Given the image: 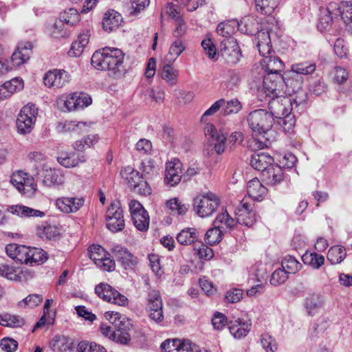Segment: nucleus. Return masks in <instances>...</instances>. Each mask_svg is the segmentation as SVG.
Instances as JSON below:
<instances>
[{
  "instance_id": "680f3d73",
  "label": "nucleus",
  "mask_w": 352,
  "mask_h": 352,
  "mask_svg": "<svg viewBox=\"0 0 352 352\" xmlns=\"http://www.w3.org/2000/svg\"><path fill=\"white\" fill-rule=\"evenodd\" d=\"M198 243L199 244L195 245L194 250L197 252L199 258L205 260L211 259L214 256L212 250L203 244L200 241Z\"/></svg>"
},
{
  "instance_id": "423d86ee",
  "label": "nucleus",
  "mask_w": 352,
  "mask_h": 352,
  "mask_svg": "<svg viewBox=\"0 0 352 352\" xmlns=\"http://www.w3.org/2000/svg\"><path fill=\"white\" fill-rule=\"evenodd\" d=\"M124 56V53L118 48L104 47L93 54L91 63L92 66H119Z\"/></svg>"
},
{
  "instance_id": "4468645a",
  "label": "nucleus",
  "mask_w": 352,
  "mask_h": 352,
  "mask_svg": "<svg viewBox=\"0 0 352 352\" xmlns=\"http://www.w3.org/2000/svg\"><path fill=\"white\" fill-rule=\"evenodd\" d=\"M0 276L8 280L17 282L26 281L33 277L32 272L29 270L16 267L8 264L0 265Z\"/></svg>"
},
{
  "instance_id": "2f4dec72",
  "label": "nucleus",
  "mask_w": 352,
  "mask_h": 352,
  "mask_svg": "<svg viewBox=\"0 0 352 352\" xmlns=\"http://www.w3.org/2000/svg\"><path fill=\"white\" fill-rule=\"evenodd\" d=\"M58 162L65 168H73L79 165L80 163L86 161L84 155H79L75 153H61L57 157Z\"/></svg>"
},
{
  "instance_id": "20e7f679",
  "label": "nucleus",
  "mask_w": 352,
  "mask_h": 352,
  "mask_svg": "<svg viewBox=\"0 0 352 352\" xmlns=\"http://www.w3.org/2000/svg\"><path fill=\"white\" fill-rule=\"evenodd\" d=\"M269 113H272V118L283 119V124L286 125L289 122L287 129H291L295 124L294 116H291L294 107L291 100L287 96H280L271 98L268 102Z\"/></svg>"
},
{
  "instance_id": "603ef678",
  "label": "nucleus",
  "mask_w": 352,
  "mask_h": 352,
  "mask_svg": "<svg viewBox=\"0 0 352 352\" xmlns=\"http://www.w3.org/2000/svg\"><path fill=\"white\" fill-rule=\"evenodd\" d=\"M323 303L322 296L319 294H310L305 301V307L309 314L320 307Z\"/></svg>"
},
{
  "instance_id": "864d4df0",
  "label": "nucleus",
  "mask_w": 352,
  "mask_h": 352,
  "mask_svg": "<svg viewBox=\"0 0 352 352\" xmlns=\"http://www.w3.org/2000/svg\"><path fill=\"white\" fill-rule=\"evenodd\" d=\"M133 225L135 227L141 232H145L149 227L150 219L148 213L145 214H135V216L131 217Z\"/></svg>"
},
{
  "instance_id": "de8ad7c7",
  "label": "nucleus",
  "mask_w": 352,
  "mask_h": 352,
  "mask_svg": "<svg viewBox=\"0 0 352 352\" xmlns=\"http://www.w3.org/2000/svg\"><path fill=\"white\" fill-rule=\"evenodd\" d=\"M256 8L261 14L270 15L278 4V0H255Z\"/></svg>"
},
{
  "instance_id": "37998d69",
  "label": "nucleus",
  "mask_w": 352,
  "mask_h": 352,
  "mask_svg": "<svg viewBox=\"0 0 352 352\" xmlns=\"http://www.w3.org/2000/svg\"><path fill=\"white\" fill-rule=\"evenodd\" d=\"M282 268L289 274H296L302 267V264L291 255H287L282 259Z\"/></svg>"
},
{
  "instance_id": "39448f33",
  "label": "nucleus",
  "mask_w": 352,
  "mask_h": 352,
  "mask_svg": "<svg viewBox=\"0 0 352 352\" xmlns=\"http://www.w3.org/2000/svg\"><path fill=\"white\" fill-rule=\"evenodd\" d=\"M220 205L219 197L214 192L208 191L199 194L193 199V210L200 217H208L213 214Z\"/></svg>"
},
{
  "instance_id": "79ce46f5",
  "label": "nucleus",
  "mask_w": 352,
  "mask_h": 352,
  "mask_svg": "<svg viewBox=\"0 0 352 352\" xmlns=\"http://www.w3.org/2000/svg\"><path fill=\"white\" fill-rule=\"evenodd\" d=\"M346 252L344 247L335 245L331 247L327 253V259L333 265L341 263L346 257Z\"/></svg>"
},
{
  "instance_id": "cd10ccee",
  "label": "nucleus",
  "mask_w": 352,
  "mask_h": 352,
  "mask_svg": "<svg viewBox=\"0 0 352 352\" xmlns=\"http://www.w3.org/2000/svg\"><path fill=\"white\" fill-rule=\"evenodd\" d=\"M336 16H340L345 23L346 30L352 34V3L342 1L337 8Z\"/></svg>"
},
{
  "instance_id": "ddd939ff",
  "label": "nucleus",
  "mask_w": 352,
  "mask_h": 352,
  "mask_svg": "<svg viewBox=\"0 0 352 352\" xmlns=\"http://www.w3.org/2000/svg\"><path fill=\"white\" fill-rule=\"evenodd\" d=\"M41 182L48 188H58L65 183L64 173L60 168L43 166L41 175Z\"/></svg>"
},
{
  "instance_id": "4d7b16f0",
  "label": "nucleus",
  "mask_w": 352,
  "mask_h": 352,
  "mask_svg": "<svg viewBox=\"0 0 352 352\" xmlns=\"http://www.w3.org/2000/svg\"><path fill=\"white\" fill-rule=\"evenodd\" d=\"M234 21H223L218 24L217 32L218 34L225 37L224 38L232 37L231 35L234 32Z\"/></svg>"
},
{
  "instance_id": "f257e3e1",
  "label": "nucleus",
  "mask_w": 352,
  "mask_h": 352,
  "mask_svg": "<svg viewBox=\"0 0 352 352\" xmlns=\"http://www.w3.org/2000/svg\"><path fill=\"white\" fill-rule=\"evenodd\" d=\"M247 121L252 131L258 135L254 140L257 147H269L274 139V132L271 130L274 124L272 113L265 109H256L248 114Z\"/></svg>"
},
{
  "instance_id": "8fccbe9b",
  "label": "nucleus",
  "mask_w": 352,
  "mask_h": 352,
  "mask_svg": "<svg viewBox=\"0 0 352 352\" xmlns=\"http://www.w3.org/2000/svg\"><path fill=\"white\" fill-rule=\"evenodd\" d=\"M305 263L309 264L314 269H319L324 263V257L318 253H306L302 256Z\"/></svg>"
},
{
  "instance_id": "c03bdc74",
  "label": "nucleus",
  "mask_w": 352,
  "mask_h": 352,
  "mask_svg": "<svg viewBox=\"0 0 352 352\" xmlns=\"http://www.w3.org/2000/svg\"><path fill=\"white\" fill-rule=\"evenodd\" d=\"M158 74L170 85H175L177 81L179 71L175 67H160Z\"/></svg>"
},
{
  "instance_id": "e433bc0d",
  "label": "nucleus",
  "mask_w": 352,
  "mask_h": 352,
  "mask_svg": "<svg viewBox=\"0 0 352 352\" xmlns=\"http://www.w3.org/2000/svg\"><path fill=\"white\" fill-rule=\"evenodd\" d=\"M122 21L121 15L115 10L108 11L104 14L102 26L105 31L111 32L118 28Z\"/></svg>"
},
{
  "instance_id": "bb28decb",
  "label": "nucleus",
  "mask_w": 352,
  "mask_h": 352,
  "mask_svg": "<svg viewBox=\"0 0 352 352\" xmlns=\"http://www.w3.org/2000/svg\"><path fill=\"white\" fill-rule=\"evenodd\" d=\"M338 5L335 3H331L323 11H321V14L319 18L318 28L320 31L327 30L331 25L333 16H336L334 14L337 12Z\"/></svg>"
},
{
  "instance_id": "bf43d9fd",
  "label": "nucleus",
  "mask_w": 352,
  "mask_h": 352,
  "mask_svg": "<svg viewBox=\"0 0 352 352\" xmlns=\"http://www.w3.org/2000/svg\"><path fill=\"white\" fill-rule=\"evenodd\" d=\"M261 343L266 352H275L278 349L276 340L268 333L261 336Z\"/></svg>"
},
{
  "instance_id": "f704fd0d",
  "label": "nucleus",
  "mask_w": 352,
  "mask_h": 352,
  "mask_svg": "<svg viewBox=\"0 0 352 352\" xmlns=\"http://www.w3.org/2000/svg\"><path fill=\"white\" fill-rule=\"evenodd\" d=\"M89 37L90 34L88 31L80 34L77 40L72 44L68 52V54L70 56H79L82 53L86 45L88 44Z\"/></svg>"
},
{
  "instance_id": "49530a36",
  "label": "nucleus",
  "mask_w": 352,
  "mask_h": 352,
  "mask_svg": "<svg viewBox=\"0 0 352 352\" xmlns=\"http://www.w3.org/2000/svg\"><path fill=\"white\" fill-rule=\"evenodd\" d=\"M58 19L63 22L66 26L72 27L78 22L79 14L76 9L69 8L61 12Z\"/></svg>"
},
{
  "instance_id": "4be33fe9",
  "label": "nucleus",
  "mask_w": 352,
  "mask_h": 352,
  "mask_svg": "<svg viewBox=\"0 0 352 352\" xmlns=\"http://www.w3.org/2000/svg\"><path fill=\"white\" fill-rule=\"evenodd\" d=\"M260 55L263 57L260 60L261 66L283 65V60L272 52V44H256Z\"/></svg>"
},
{
  "instance_id": "13d9d810",
  "label": "nucleus",
  "mask_w": 352,
  "mask_h": 352,
  "mask_svg": "<svg viewBox=\"0 0 352 352\" xmlns=\"http://www.w3.org/2000/svg\"><path fill=\"white\" fill-rule=\"evenodd\" d=\"M43 296L40 294H30L18 304L20 307H35L40 305L43 301Z\"/></svg>"
},
{
  "instance_id": "338daca9",
  "label": "nucleus",
  "mask_w": 352,
  "mask_h": 352,
  "mask_svg": "<svg viewBox=\"0 0 352 352\" xmlns=\"http://www.w3.org/2000/svg\"><path fill=\"white\" fill-rule=\"evenodd\" d=\"M201 46L208 58L212 60L217 58V49L210 38L203 40Z\"/></svg>"
},
{
  "instance_id": "72a5a7b5",
  "label": "nucleus",
  "mask_w": 352,
  "mask_h": 352,
  "mask_svg": "<svg viewBox=\"0 0 352 352\" xmlns=\"http://www.w3.org/2000/svg\"><path fill=\"white\" fill-rule=\"evenodd\" d=\"M7 210L21 217H43L45 213L41 210H35L22 205L10 206Z\"/></svg>"
},
{
  "instance_id": "09e8293b",
  "label": "nucleus",
  "mask_w": 352,
  "mask_h": 352,
  "mask_svg": "<svg viewBox=\"0 0 352 352\" xmlns=\"http://www.w3.org/2000/svg\"><path fill=\"white\" fill-rule=\"evenodd\" d=\"M62 132H72L75 131L78 133L87 132L88 125L86 122H80L76 121H65L64 123L60 124Z\"/></svg>"
},
{
  "instance_id": "7c9ffc66",
  "label": "nucleus",
  "mask_w": 352,
  "mask_h": 352,
  "mask_svg": "<svg viewBox=\"0 0 352 352\" xmlns=\"http://www.w3.org/2000/svg\"><path fill=\"white\" fill-rule=\"evenodd\" d=\"M54 352H70L74 348V342L64 336H56L50 343Z\"/></svg>"
},
{
  "instance_id": "4c0bfd02",
  "label": "nucleus",
  "mask_w": 352,
  "mask_h": 352,
  "mask_svg": "<svg viewBox=\"0 0 352 352\" xmlns=\"http://www.w3.org/2000/svg\"><path fill=\"white\" fill-rule=\"evenodd\" d=\"M214 225L219 228L221 230H230L236 225V221L229 215L226 210H222L221 212L217 216Z\"/></svg>"
},
{
  "instance_id": "0eeeda50",
  "label": "nucleus",
  "mask_w": 352,
  "mask_h": 352,
  "mask_svg": "<svg viewBox=\"0 0 352 352\" xmlns=\"http://www.w3.org/2000/svg\"><path fill=\"white\" fill-rule=\"evenodd\" d=\"M37 113V109L34 104H28L21 109L16 121L17 131L19 133L25 135L32 131Z\"/></svg>"
},
{
  "instance_id": "6ab92c4d",
  "label": "nucleus",
  "mask_w": 352,
  "mask_h": 352,
  "mask_svg": "<svg viewBox=\"0 0 352 352\" xmlns=\"http://www.w3.org/2000/svg\"><path fill=\"white\" fill-rule=\"evenodd\" d=\"M114 258L125 270L133 269L138 263V258L132 254L126 248L116 245L112 248Z\"/></svg>"
},
{
  "instance_id": "69168bd1",
  "label": "nucleus",
  "mask_w": 352,
  "mask_h": 352,
  "mask_svg": "<svg viewBox=\"0 0 352 352\" xmlns=\"http://www.w3.org/2000/svg\"><path fill=\"white\" fill-rule=\"evenodd\" d=\"M181 344L182 340L179 339L166 340L162 343L161 349L162 352H178Z\"/></svg>"
},
{
  "instance_id": "9b49d317",
  "label": "nucleus",
  "mask_w": 352,
  "mask_h": 352,
  "mask_svg": "<svg viewBox=\"0 0 352 352\" xmlns=\"http://www.w3.org/2000/svg\"><path fill=\"white\" fill-rule=\"evenodd\" d=\"M95 293L104 300L119 306L128 305V298L107 283H101L95 287Z\"/></svg>"
},
{
  "instance_id": "dca6fc26",
  "label": "nucleus",
  "mask_w": 352,
  "mask_h": 352,
  "mask_svg": "<svg viewBox=\"0 0 352 352\" xmlns=\"http://www.w3.org/2000/svg\"><path fill=\"white\" fill-rule=\"evenodd\" d=\"M10 182L16 189L23 194H26L25 188L29 187L34 193L37 189V185L32 176L22 170L14 172L10 178Z\"/></svg>"
},
{
  "instance_id": "473e14b6",
  "label": "nucleus",
  "mask_w": 352,
  "mask_h": 352,
  "mask_svg": "<svg viewBox=\"0 0 352 352\" xmlns=\"http://www.w3.org/2000/svg\"><path fill=\"white\" fill-rule=\"evenodd\" d=\"M264 179L270 185L280 184L284 179L282 168L278 165H272L262 173Z\"/></svg>"
},
{
  "instance_id": "6e6d98bb",
  "label": "nucleus",
  "mask_w": 352,
  "mask_h": 352,
  "mask_svg": "<svg viewBox=\"0 0 352 352\" xmlns=\"http://www.w3.org/2000/svg\"><path fill=\"white\" fill-rule=\"evenodd\" d=\"M98 140L97 135H89L82 140L75 142L73 144V147L75 150L82 151L94 146L98 142Z\"/></svg>"
},
{
  "instance_id": "393cba45",
  "label": "nucleus",
  "mask_w": 352,
  "mask_h": 352,
  "mask_svg": "<svg viewBox=\"0 0 352 352\" xmlns=\"http://www.w3.org/2000/svg\"><path fill=\"white\" fill-rule=\"evenodd\" d=\"M247 192L255 201H261L267 195V189L257 178H254L247 184Z\"/></svg>"
},
{
  "instance_id": "f3484780",
  "label": "nucleus",
  "mask_w": 352,
  "mask_h": 352,
  "mask_svg": "<svg viewBox=\"0 0 352 352\" xmlns=\"http://www.w3.org/2000/svg\"><path fill=\"white\" fill-rule=\"evenodd\" d=\"M70 76L65 69H54L43 77V82L48 87L60 88L69 81Z\"/></svg>"
},
{
  "instance_id": "6e6552de",
  "label": "nucleus",
  "mask_w": 352,
  "mask_h": 352,
  "mask_svg": "<svg viewBox=\"0 0 352 352\" xmlns=\"http://www.w3.org/2000/svg\"><path fill=\"white\" fill-rule=\"evenodd\" d=\"M149 318L157 323L164 320L163 302L159 290L151 289L146 298Z\"/></svg>"
},
{
  "instance_id": "c85d7f7f",
  "label": "nucleus",
  "mask_w": 352,
  "mask_h": 352,
  "mask_svg": "<svg viewBox=\"0 0 352 352\" xmlns=\"http://www.w3.org/2000/svg\"><path fill=\"white\" fill-rule=\"evenodd\" d=\"M228 328L230 333L237 339H240L247 336L251 329V323L239 318L234 322L228 323Z\"/></svg>"
},
{
  "instance_id": "a878e982",
  "label": "nucleus",
  "mask_w": 352,
  "mask_h": 352,
  "mask_svg": "<svg viewBox=\"0 0 352 352\" xmlns=\"http://www.w3.org/2000/svg\"><path fill=\"white\" fill-rule=\"evenodd\" d=\"M274 162V159L265 153H254L251 156L250 164L256 170L264 173Z\"/></svg>"
},
{
  "instance_id": "2eb2a0df",
  "label": "nucleus",
  "mask_w": 352,
  "mask_h": 352,
  "mask_svg": "<svg viewBox=\"0 0 352 352\" xmlns=\"http://www.w3.org/2000/svg\"><path fill=\"white\" fill-rule=\"evenodd\" d=\"M182 164L178 159L166 162L164 183L169 186H175L183 177Z\"/></svg>"
},
{
  "instance_id": "3c124183",
  "label": "nucleus",
  "mask_w": 352,
  "mask_h": 352,
  "mask_svg": "<svg viewBox=\"0 0 352 352\" xmlns=\"http://www.w3.org/2000/svg\"><path fill=\"white\" fill-rule=\"evenodd\" d=\"M46 252L43 250L37 248H30L28 252V263L32 265L33 263L39 264L47 261V256Z\"/></svg>"
},
{
  "instance_id": "58836bf2",
  "label": "nucleus",
  "mask_w": 352,
  "mask_h": 352,
  "mask_svg": "<svg viewBox=\"0 0 352 352\" xmlns=\"http://www.w3.org/2000/svg\"><path fill=\"white\" fill-rule=\"evenodd\" d=\"M120 175L132 188L144 178L138 170L131 166L123 168L120 171Z\"/></svg>"
},
{
  "instance_id": "0e129e2a",
  "label": "nucleus",
  "mask_w": 352,
  "mask_h": 352,
  "mask_svg": "<svg viewBox=\"0 0 352 352\" xmlns=\"http://www.w3.org/2000/svg\"><path fill=\"white\" fill-rule=\"evenodd\" d=\"M242 109L241 102L238 99H232L227 101L223 111L224 115L235 114Z\"/></svg>"
},
{
  "instance_id": "aec40b11",
  "label": "nucleus",
  "mask_w": 352,
  "mask_h": 352,
  "mask_svg": "<svg viewBox=\"0 0 352 352\" xmlns=\"http://www.w3.org/2000/svg\"><path fill=\"white\" fill-rule=\"evenodd\" d=\"M235 214L236 216V223H238L247 227L252 226L256 221L255 212L251 208V205L244 200L241 201Z\"/></svg>"
},
{
  "instance_id": "5fc2aeb1",
  "label": "nucleus",
  "mask_w": 352,
  "mask_h": 352,
  "mask_svg": "<svg viewBox=\"0 0 352 352\" xmlns=\"http://www.w3.org/2000/svg\"><path fill=\"white\" fill-rule=\"evenodd\" d=\"M222 230L219 228L215 226L209 229L204 237L205 242L210 245H214L221 241L222 239Z\"/></svg>"
},
{
  "instance_id": "774afa93",
  "label": "nucleus",
  "mask_w": 352,
  "mask_h": 352,
  "mask_svg": "<svg viewBox=\"0 0 352 352\" xmlns=\"http://www.w3.org/2000/svg\"><path fill=\"white\" fill-rule=\"evenodd\" d=\"M178 352H209L206 349L203 351L195 344L192 343L189 340H182V344L179 346Z\"/></svg>"
},
{
  "instance_id": "7ed1b4c3",
  "label": "nucleus",
  "mask_w": 352,
  "mask_h": 352,
  "mask_svg": "<svg viewBox=\"0 0 352 352\" xmlns=\"http://www.w3.org/2000/svg\"><path fill=\"white\" fill-rule=\"evenodd\" d=\"M314 71L315 67H296L295 72L298 76H294L293 78H289V81H286L285 93L290 99L294 110L298 109L307 100V93L302 88V75L312 74ZM298 110L297 109V111Z\"/></svg>"
},
{
  "instance_id": "5701e85b",
  "label": "nucleus",
  "mask_w": 352,
  "mask_h": 352,
  "mask_svg": "<svg viewBox=\"0 0 352 352\" xmlns=\"http://www.w3.org/2000/svg\"><path fill=\"white\" fill-rule=\"evenodd\" d=\"M82 197H61L56 200L57 208L65 213L76 212L84 204Z\"/></svg>"
},
{
  "instance_id": "a18cd8bd",
  "label": "nucleus",
  "mask_w": 352,
  "mask_h": 352,
  "mask_svg": "<svg viewBox=\"0 0 352 352\" xmlns=\"http://www.w3.org/2000/svg\"><path fill=\"white\" fill-rule=\"evenodd\" d=\"M239 29L247 34L253 35L258 32V23L256 19L250 16L244 17L240 23H238Z\"/></svg>"
},
{
  "instance_id": "a19ab883",
  "label": "nucleus",
  "mask_w": 352,
  "mask_h": 352,
  "mask_svg": "<svg viewBox=\"0 0 352 352\" xmlns=\"http://www.w3.org/2000/svg\"><path fill=\"white\" fill-rule=\"evenodd\" d=\"M47 30L50 36L54 38H65L69 35L67 27L58 19H56L52 25L49 26Z\"/></svg>"
},
{
  "instance_id": "b1692460",
  "label": "nucleus",
  "mask_w": 352,
  "mask_h": 352,
  "mask_svg": "<svg viewBox=\"0 0 352 352\" xmlns=\"http://www.w3.org/2000/svg\"><path fill=\"white\" fill-rule=\"evenodd\" d=\"M6 254L9 257L21 263L28 264V252L30 248L16 243L8 244L6 248Z\"/></svg>"
},
{
  "instance_id": "a211bd4d",
  "label": "nucleus",
  "mask_w": 352,
  "mask_h": 352,
  "mask_svg": "<svg viewBox=\"0 0 352 352\" xmlns=\"http://www.w3.org/2000/svg\"><path fill=\"white\" fill-rule=\"evenodd\" d=\"M206 136L211 139L214 149L217 154H222L225 151L226 135L221 131H217L212 124L208 123L204 128Z\"/></svg>"
},
{
  "instance_id": "ea45409f",
  "label": "nucleus",
  "mask_w": 352,
  "mask_h": 352,
  "mask_svg": "<svg viewBox=\"0 0 352 352\" xmlns=\"http://www.w3.org/2000/svg\"><path fill=\"white\" fill-rule=\"evenodd\" d=\"M166 207L172 214L184 215L188 211L189 205L179 198H173L166 202Z\"/></svg>"
},
{
  "instance_id": "c9c22d12",
  "label": "nucleus",
  "mask_w": 352,
  "mask_h": 352,
  "mask_svg": "<svg viewBox=\"0 0 352 352\" xmlns=\"http://www.w3.org/2000/svg\"><path fill=\"white\" fill-rule=\"evenodd\" d=\"M36 234L41 239L56 241L60 238V230L50 224H42L36 228Z\"/></svg>"
},
{
  "instance_id": "052dcab7",
  "label": "nucleus",
  "mask_w": 352,
  "mask_h": 352,
  "mask_svg": "<svg viewBox=\"0 0 352 352\" xmlns=\"http://www.w3.org/2000/svg\"><path fill=\"white\" fill-rule=\"evenodd\" d=\"M112 340L120 344L127 345L131 341V335L125 328L119 327L114 331Z\"/></svg>"
},
{
  "instance_id": "9d476101",
  "label": "nucleus",
  "mask_w": 352,
  "mask_h": 352,
  "mask_svg": "<svg viewBox=\"0 0 352 352\" xmlns=\"http://www.w3.org/2000/svg\"><path fill=\"white\" fill-rule=\"evenodd\" d=\"M107 228L113 232L122 230L124 228L123 211L120 201H113L108 208L106 212Z\"/></svg>"
},
{
  "instance_id": "c756f323",
  "label": "nucleus",
  "mask_w": 352,
  "mask_h": 352,
  "mask_svg": "<svg viewBox=\"0 0 352 352\" xmlns=\"http://www.w3.org/2000/svg\"><path fill=\"white\" fill-rule=\"evenodd\" d=\"M176 239L182 245H195L199 241V232L195 228H186L177 234Z\"/></svg>"
},
{
  "instance_id": "412c9836",
  "label": "nucleus",
  "mask_w": 352,
  "mask_h": 352,
  "mask_svg": "<svg viewBox=\"0 0 352 352\" xmlns=\"http://www.w3.org/2000/svg\"><path fill=\"white\" fill-rule=\"evenodd\" d=\"M32 45L30 42H21L18 44L11 56L12 66H21L27 63L32 53Z\"/></svg>"
},
{
  "instance_id": "f03ea898",
  "label": "nucleus",
  "mask_w": 352,
  "mask_h": 352,
  "mask_svg": "<svg viewBox=\"0 0 352 352\" xmlns=\"http://www.w3.org/2000/svg\"><path fill=\"white\" fill-rule=\"evenodd\" d=\"M265 75L263 77V90L266 96L274 98L280 96V90L279 87L285 85L289 78L298 76L294 67L287 71L272 69L270 67H265Z\"/></svg>"
},
{
  "instance_id": "f8f14e48",
  "label": "nucleus",
  "mask_w": 352,
  "mask_h": 352,
  "mask_svg": "<svg viewBox=\"0 0 352 352\" xmlns=\"http://www.w3.org/2000/svg\"><path fill=\"white\" fill-rule=\"evenodd\" d=\"M220 54L228 64H236L241 57L236 39L234 37L223 38L220 43Z\"/></svg>"
},
{
  "instance_id": "e2e57ef3",
  "label": "nucleus",
  "mask_w": 352,
  "mask_h": 352,
  "mask_svg": "<svg viewBox=\"0 0 352 352\" xmlns=\"http://www.w3.org/2000/svg\"><path fill=\"white\" fill-rule=\"evenodd\" d=\"M287 278L288 274L283 268H278L272 273L270 283L272 285L278 286L284 283Z\"/></svg>"
},
{
  "instance_id": "1a4fd4ad",
  "label": "nucleus",
  "mask_w": 352,
  "mask_h": 352,
  "mask_svg": "<svg viewBox=\"0 0 352 352\" xmlns=\"http://www.w3.org/2000/svg\"><path fill=\"white\" fill-rule=\"evenodd\" d=\"M90 258L101 270L112 272L116 268V263L111 255L101 245H93L89 248Z\"/></svg>"
}]
</instances>
